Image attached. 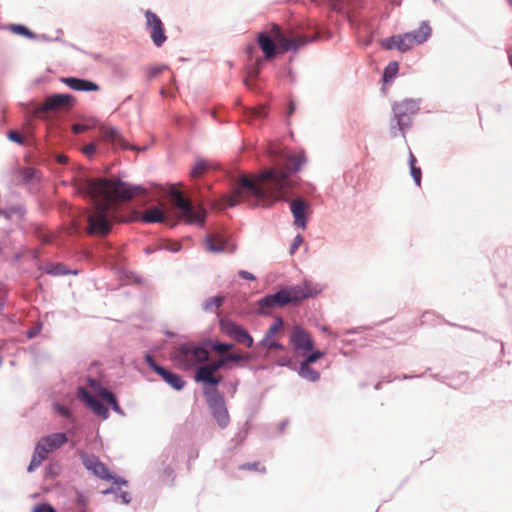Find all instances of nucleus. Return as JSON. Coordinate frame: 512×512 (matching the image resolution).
Wrapping results in <instances>:
<instances>
[{"instance_id":"1","label":"nucleus","mask_w":512,"mask_h":512,"mask_svg":"<svg viewBox=\"0 0 512 512\" xmlns=\"http://www.w3.org/2000/svg\"><path fill=\"white\" fill-rule=\"evenodd\" d=\"M305 161L303 153L291 154L285 157L284 163L262 171L253 179L242 176L227 197V205L232 207L248 202L254 206L270 207L285 200L286 191L293 185L290 175L297 172Z\"/></svg>"},{"instance_id":"2","label":"nucleus","mask_w":512,"mask_h":512,"mask_svg":"<svg viewBox=\"0 0 512 512\" xmlns=\"http://www.w3.org/2000/svg\"><path fill=\"white\" fill-rule=\"evenodd\" d=\"M77 191L88 196L93 203L88 215V233L104 236L117 220L116 202L131 200L144 190L120 180L84 179L77 183Z\"/></svg>"},{"instance_id":"3","label":"nucleus","mask_w":512,"mask_h":512,"mask_svg":"<svg viewBox=\"0 0 512 512\" xmlns=\"http://www.w3.org/2000/svg\"><path fill=\"white\" fill-rule=\"evenodd\" d=\"M309 41L305 36L287 35L276 23L270 24L266 30L257 34V43L266 60H272L277 52L285 53L289 50H297Z\"/></svg>"},{"instance_id":"4","label":"nucleus","mask_w":512,"mask_h":512,"mask_svg":"<svg viewBox=\"0 0 512 512\" xmlns=\"http://www.w3.org/2000/svg\"><path fill=\"white\" fill-rule=\"evenodd\" d=\"M322 291V287L310 281H304L286 289H282L275 294L267 295L259 300V310L261 313H269L272 307H282L289 303L299 302L303 299L314 297Z\"/></svg>"},{"instance_id":"5","label":"nucleus","mask_w":512,"mask_h":512,"mask_svg":"<svg viewBox=\"0 0 512 512\" xmlns=\"http://www.w3.org/2000/svg\"><path fill=\"white\" fill-rule=\"evenodd\" d=\"M431 32L430 25L427 22H422L418 30L385 38L381 41V45L387 50L397 49L400 52H407L426 42L431 36Z\"/></svg>"},{"instance_id":"6","label":"nucleus","mask_w":512,"mask_h":512,"mask_svg":"<svg viewBox=\"0 0 512 512\" xmlns=\"http://www.w3.org/2000/svg\"><path fill=\"white\" fill-rule=\"evenodd\" d=\"M208 358L209 352L205 348L192 343L180 345L172 355L173 361L182 370H189L207 361Z\"/></svg>"},{"instance_id":"7","label":"nucleus","mask_w":512,"mask_h":512,"mask_svg":"<svg viewBox=\"0 0 512 512\" xmlns=\"http://www.w3.org/2000/svg\"><path fill=\"white\" fill-rule=\"evenodd\" d=\"M419 110L418 104L412 99H406L399 103L394 104V120L395 125H391V134L396 136L395 129L398 128L403 134L407 128L412 124V117L417 114Z\"/></svg>"},{"instance_id":"8","label":"nucleus","mask_w":512,"mask_h":512,"mask_svg":"<svg viewBox=\"0 0 512 512\" xmlns=\"http://www.w3.org/2000/svg\"><path fill=\"white\" fill-rule=\"evenodd\" d=\"M171 197L174 205L181 211V217L189 224L202 225L205 221L206 212L203 208L195 209L190 200L183 197L181 192L173 190Z\"/></svg>"},{"instance_id":"9","label":"nucleus","mask_w":512,"mask_h":512,"mask_svg":"<svg viewBox=\"0 0 512 512\" xmlns=\"http://www.w3.org/2000/svg\"><path fill=\"white\" fill-rule=\"evenodd\" d=\"M84 467L91 471L96 477L103 480H114L115 484L125 485L126 481L121 478H115L110 473L108 467L99 460L98 457L92 454L81 453L80 454Z\"/></svg>"},{"instance_id":"10","label":"nucleus","mask_w":512,"mask_h":512,"mask_svg":"<svg viewBox=\"0 0 512 512\" xmlns=\"http://www.w3.org/2000/svg\"><path fill=\"white\" fill-rule=\"evenodd\" d=\"M220 329L223 333L233 338L236 342L250 348L253 346V338L247 330L232 320L223 319L220 321Z\"/></svg>"},{"instance_id":"11","label":"nucleus","mask_w":512,"mask_h":512,"mask_svg":"<svg viewBox=\"0 0 512 512\" xmlns=\"http://www.w3.org/2000/svg\"><path fill=\"white\" fill-rule=\"evenodd\" d=\"M145 19L152 42L156 47H161L167 40L163 22L154 12L150 10L145 12Z\"/></svg>"},{"instance_id":"12","label":"nucleus","mask_w":512,"mask_h":512,"mask_svg":"<svg viewBox=\"0 0 512 512\" xmlns=\"http://www.w3.org/2000/svg\"><path fill=\"white\" fill-rule=\"evenodd\" d=\"M208 402L213 417L222 428H225L229 423V414L224 398L215 389L214 395L209 398Z\"/></svg>"},{"instance_id":"13","label":"nucleus","mask_w":512,"mask_h":512,"mask_svg":"<svg viewBox=\"0 0 512 512\" xmlns=\"http://www.w3.org/2000/svg\"><path fill=\"white\" fill-rule=\"evenodd\" d=\"M74 103L73 96L69 94H55L48 97L44 103L37 108L36 112L38 114L52 111V110H60L64 108H70Z\"/></svg>"},{"instance_id":"14","label":"nucleus","mask_w":512,"mask_h":512,"mask_svg":"<svg viewBox=\"0 0 512 512\" xmlns=\"http://www.w3.org/2000/svg\"><path fill=\"white\" fill-rule=\"evenodd\" d=\"M290 341L297 351L307 353L314 347L313 340L310 334L302 327L296 325L290 335Z\"/></svg>"},{"instance_id":"15","label":"nucleus","mask_w":512,"mask_h":512,"mask_svg":"<svg viewBox=\"0 0 512 512\" xmlns=\"http://www.w3.org/2000/svg\"><path fill=\"white\" fill-rule=\"evenodd\" d=\"M148 365L161 376V378L175 390H181L185 386V381L177 374L168 371L158 365L150 355L146 356Z\"/></svg>"},{"instance_id":"16","label":"nucleus","mask_w":512,"mask_h":512,"mask_svg":"<svg viewBox=\"0 0 512 512\" xmlns=\"http://www.w3.org/2000/svg\"><path fill=\"white\" fill-rule=\"evenodd\" d=\"M206 249L213 253L228 252L232 253L235 250V246L231 244L223 235L220 233H213L205 239Z\"/></svg>"},{"instance_id":"17","label":"nucleus","mask_w":512,"mask_h":512,"mask_svg":"<svg viewBox=\"0 0 512 512\" xmlns=\"http://www.w3.org/2000/svg\"><path fill=\"white\" fill-rule=\"evenodd\" d=\"M102 140L112 144L114 147L122 149H135L133 146H129L119 131L109 125L102 124L99 128Z\"/></svg>"},{"instance_id":"18","label":"nucleus","mask_w":512,"mask_h":512,"mask_svg":"<svg viewBox=\"0 0 512 512\" xmlns=\"http://www.w3.org/2000/svg\"><path fill=\"white\" fill-rule=\"evenodd\" d=\"M78 396L82 401L87 403V405L94 411L95 414L104 419L108 418V409L98 399L90 395L85 390V388L79 387Z\"/></svg>"},{"instance_id":"19","label":"nucleus","mask_w":512,"mask_h":512,"mask_svg":"<svg viewBox=\"0 0 512 512\" xmlns=\"http://www.w3.org/2000/svg\"><path fill=\"white\" fill-rule=\"evenodd\" d=\"M291 212L294 217V223L302 228H306V217L305 212L308 208V204L303 199H295L290 203Z\"/></svg>"},{"instance_id":"20","label":"nucleus","mask_w":512,"mask_h":512,"mask_svg":"<svg viewBox=\"0 0 512 512\" xmlns=\"http://www.w3.org/2000/svg\"><path fill=\"white\" fill-rule=\"evenodd\" d=\"M214 373L215 371L209 366V364L202 365L196 371L195 380L204 384L216 386L220 383L221 377L214 376Z\"/></svg>"},{"instance_id":"21","label":"nucleus","mask_w":512,"mask_h":512,"mask_svg":"<svg viewBox=\"0 0 512 512\" xmlns=\"http://www.w3.org/2000/svg\"><path fill=\"white\" fill-rule=\"evenodd\" d=\"M62 82L75 91H98L100 89L96 83L85 79L67 77L63 78Z\"/></svg>"},{"instance_id":"22","label":"nucleus","mask_w":512,"mask_h":512,"mask_svg":"<svg viewBox=\"0 0 512 512\" xmlns=\"http://www.w3.org/2000/svg\"><path fill=\"white\" fill-rule=\"evenodd\" d=\"M66 442L67 437L65 433H54L43 437L38 443L50 453L63 446Z\"/></svg>"},{"instance_id":"23","label":"nucleus","mask_w":512,"mask_h":512,"mask_svg":"<svg viewBox=\"0 0 512 512\" xmlns=\"http://www.w3.org/2000/svg\"><path fill=\"white\" fill-rule=\"evenodd\" d=\"M166 220L163 210L159 207H150L141 216L144 223H162Z\"/></svg>"},{"instance_id":"24","label":"nucleus","mask_w":512,"mask_h":512,"mask_svg":"<svg viewBox=\"0 0 512 512\" xmlns=\"http://www.w3.org/2000/svg\"><path fill=\"white\" fill-rule=\"evenodd\" d=\"M48 454L49 453L47 452V450L38 443L33 453L31 462L28 466V471L31 472L35 468L39 467L41 463L47 458Z\"/></svg>"},{"instance_id":"25","label":"nucleus","mask_w":512,"mask_h":512,"mask_svg":"<svg viewBox=\"0 0 512 512\" xmlns=\"http://www.w3.org/2000/svg\"><path fill=\"white\" fill-rule=\"evenodd\" d=\"M99 395L108 405H110L112 407V409L115 412H117V413H119L121 415L123 414V411L120 408V406H119V404L117 402V399H116L115 395L112 392H110V391H108L106 389H101L100 392H99Z\"/></svg>"},{"instance_id":"26","label":"nucleus","mask_w":512,"mask_h":512,"mask_svg":"<svg viewBox=\"0 0 512 512\" xmlns=\"http://www.w3.org/2000/svg\"><path fill=\"white\" fill-rule=\"evenodd\" d=\"M299 374L304 379L315 382L320 378L318 371L310 367V364L302 362L299 369Z\"/></svg>"},{"instance_id":"27","label":"nucleus","mask_w":512,"mask_h":512,"mask_svg":"<svg viewBox=\"0 0 512 512\" xmlns=\"http://www.w3.org/2000/svg\"><path fill=\"white\" fill-rule=\"evenodd\" d=\"M209 168L210 166L208 162L205 160H197L190 172V175L192 178H198L202 176Z\"/></svg>"},{"instance_id":"28","label":"nucleus","mask_w":512,"mask_h":512,"mask_svg":"<svg viewBox=\"0 0 512 512\" xmlns=\"http://www.w3.org/2000/svg\"><path fill=\"white\" fill-rule=\"evenodd\" d=\"M283 326V320L279 317L276 318L273 325L266 332L263 342H268V340L272 339L276 333L283 329Z\"/></svg>"},{"instance_id":"29","label":"nucleus","mask_w":512,"mask_h":512,"mask_svg":"<svg viewBox=\"0 0 512 512\" xmlns=\"http://www.w3.org/2000/svg\"><path fill=\"white\" fill-rule=\"evenodd\" d=\"M166 69L163 65L149 66L145 68V75L148 80H152L156 78L158 75L162 73V71Z\"/></svg>"},{"instance_id":"30","label":"nucleus","mask_w":512,"mask_h":512,"mask_svg":"<svg viewBox=\"0 0 512 512\" xmlns=\"http://www.w3.org/2000/svg\"><path fill=\"white\" fill-rule=\"evenodd\" d=\"M224 298L222 296H215L208 299L205 303L204 308L208 311L218 309L223 304Z\"/></svg>"},{"instance_id":"31","label":"nucleus","mask_w":512,"mask_h":512,"mask_svg":"<svg viewBox=\"0 0 512 512\" xmlns=\"http://www.w3.org/2000/svg\"><path fill=\"white\" fill-rule=\"evenodd\" d=\"M10 30L15 34H18V35H21V36H24L27 38L34 37V34L27 27H25L23 25L13 24L10 26Z\"/></svg>"},{"instance_id":"32","label":"nucleus","mask_w":512,"mask_h":512,"mask_svg":"<svg viewBox=\"0 0 512 512\" xmlns=\"http://www.w3.org/2000/svg\"><path fill=\"white\" fill-rule=\"evenodd\" d=\"M398 72V63L391 62L387 65L384 71V79L387 81L388 79L393 78Z\"/></svg>"},{"instance_id":"33","label":"nucleus","mask_w":512,"mask_h":512,"mask_svg":"<svg viewBox=\"0 0 512 512\" xmlns=\"http://www.w3.org/2000/svg\"><path fill=\"white\" fill-rule=\"evenodd\" d=\"M263 67V59L261 57H257L255 63L253 64L251 71L249 72V76L256 78L260 73Z\"/></svg>"},{"instance_id":"34","label":"nucleus","mask_w":512,"mask_h":512,"mask_svg":"<svg viewBox=\"0 0 512 512\" xmlns=\"http://www.w3.org/2000/svg\"><path fill=\"white\" fill-rule=\"evenodd\" d=\"M411 175L416 183L417 186L421 185V178H422V172L419 167L413 166L410 167Z\"/></svg>"},{"instance_id":"35","label":"nucleus","mask_w":512,"mask_h":512,"mask_svg":"<svg viewBox=\"0 0 512 512\" xmlns=\"http://www.w3.org/2000/svg\"><path fill=\"white\" fill-rule=\"evenodd\" d=\"M232 347H233L232 344L220 343V342H217L212 346L213 350L218 353H225V352L231 350Z\"/></svg>"},{"instance_id":"36","label":"nucleus","mask_w":512,"mask_h":512,"mask_svg":"<svg viewBox=\"0 0 512 512\" xmlns=\"http://www.w3.org/2000/svg\"><path fill=\"white\" fill-rule=\"evenodd\" d=\"M48 273H50L52 275H65L68 272L65 270V268L62 264H56V265L51 266L48 269Z\"/></svg>"},{"instance_id":"37","label":"nucleus","mask_w":512,"mask_h":512,"mask_svg":"<svg viewBox=\"0 0 512 512\" xmlns=\"http://www.w3.org/2000/svg\"><path fill=\"white\" fill-rule=\"evenodd\" d=\"M240 469L242 470H257V471H261V472H264L265 471V468L262 466H260V463L259 462H254V463H246V464H243L240 466Z\"/></svg>"},{"instance_id":"38","label":"nucleus","mask_w":512,"mask_h":512,"mask_svg":"<svg viewBox=\"0 0 512 512\" xmlns=\"http://www.w3.org/2000/svg\"><path fill=\"white\" fill-rule=\"evenodd\" d=\"M324 355L323 352L321 351H315L313 353H311L310 355L307 356V358L303 361L307 364H312L314 362H316L318 359L322 358Z\"/></svg>"},{"instance_id":"39","label":"nucleus","mask_w":512,"mask_h":512,"mask_svg":"<svg viewBox=\"0 0 512 512\" xmlns=\"http://www.w3.org/2000/svg\"><path fill=\"white\" fill-rule=\"evenodd\" d=\"M32 512H56V510L49 504H38L34 506Z\"/></svg>"},{"instance_id":"40","label":"nucleus","mask_w":512,"mask_h":512,"mask_svg":"<svg viewBox=\"0 0 512 512\" xmlns=\"http://www.w3.org/2000/svg\"><path fill=\"white\" fill-rule=\"evenodd\" d=\"M8 138H9L11 141L16 142V143H18V144H23V142H24V139H23V137L21 136V134H20V133H18L17 131H14V130H12V131H10V132L8 133Z\"/></svg>"},{"instance_id":"41","label":"nucleus","mask_w":512,"mask_h":512,"mask_svg":"<svg viewBox=\"0 0 512 512\" xmlns=\"http://www.w3.org/2000/svg\"><path fill=\"white\" fill-rule=\"evenodd\" d=\"M227 363L226 361V358L223 357V358H220L219 360L217 361H214L212 363H209V366L215 371L217 372L218 370H220L225 364Z\"/></svg>"},{"instance_id":"42","label":"nucleus","mask_w":512,"mask_h":512,"mask_svg":"<svg viewBox=\"0 0 512 512\" xmlns=\"http://www.w3.org/2000/svg\"><path fill=\"white\" fill-rule=\"evenodd\" d=\"M303 242V237L301 235H297L294 240H293V243L291 244V247H290V253L291 254H294L295 251L299 248V246L302 244Z\"/></svg>"},{"instance_id":"43","label":"nucleus","mask_w":512,"mask_h":512,"mask_svg":"<svg viewBox=\"0 0 512 512\" xmlns=\"http://www.w3.org/2000/svg\"><path fill=\"white\" fill-rule=\"evenodd\" d=\"M226 358V361H241V360H244V359H248L249 358V355L248 354H245V355H242V354H228L227 356H225Z\"/></svg>"},{"instance_id":"44","label":"nucleus","mask_w":512,"mask_h":512,"mask_svg":"<svg viewBox=\"0 0 512 512\" xmlns=\"http://www.w3.org/2000/svg\"><path fill=\"white\" fill-rule=\"evenodd\" d=\"M263 344L269 349V350H278V349H282L283 346L278 343V342H275L273 341L272 339L268 340V342H263Z\"/></svg>"},{"instance_id":"45","label":"nucleus","mask_w":512,"mask_h":512,"mask_svg":"<svg viewBox=\"0 0 512 512\" xmlns=\"http://www.w3.org/2000/svg\"><path fill=\"white\" fill-rule=\"evenodd\" d=\"M37 237L39 238V240L42 243H51L52 242V236L43 231H39L37 234Z\"/></svg>"},{"instance_id":"46","label":"nucleus","mask_w":512,"mask_h":512,"mask_svg":"<svg viewBox=\"0 0 512 512\" xmlns=\"http://www.w3.org/2000/svg\"><path fill=\"white\" fill-rule=\"evenodd\" d=\"M96 151V146L94 144H88L86 145L84 148H83V153L88 156V157H92L93 154L95 153Z\"/></svg>"},{"instance_id":"47","label":"nucleus","mask_w":512,"mask_h":512,"mask_svg":"<svg viewBox=\"0 0 512 512\" xmlns=\"http://www.w3.org/2000/svg\"><path fill=\"white\" fill-rule=\"evenodd\" d=\"M89 129L88 126L84 125V124H74L72 126V131L75 133V134H80V133H83L85 131H87Z\"/></svg>"},{"instance_id":"48","label":"nucleus","mask_w":512,"mask_h":512,"mask_svg":"<svg viewBox=\"0 0 512 512\" xmlns=\"http://www.w3.org/2000/svg\"><path fill=\"white\" fill-rule=\"evenodd\" d=\"M239 276L243 279L251 280V281L256 279L252 273L245 271V270L239 271Z\"/></svg>"},{"instance_id":"49","label":"nucleus","mask_w":512,"mask_h":512,"mask_svg":"<svg viewBox=\"0 0 512 512\" xmlns=\"http://www.w3.org/2000/svg\"><path fill=\"white\" fill-rule=\"evenodd\" d=\"M22 174H23V178L25 180H29L33 177L34 175V170L32 168H25L23 171H22Z\"/></svg>"},{"instance_id":"50","label":"nucleus","mask_w":512,"mask_h":512,"mask_svg":"<svg viewBox=\"0 0 512 512\" xmlns=\"http://www.w3.org/2000/svg\"><path fill=\"white\" fill-rule=\"evenodd\" d=\"M168 249L172 252H178L181 249V244L179 242H172L169 244Z\"/></svg>"},{"instance_id":"51","label":"nucleus","mask_w":512,"mask_h":512,"mask_svg":"<svg viewBox=\"0 0 512 512\" xmlns=\"http://www.w3.org/2000/svg\"><path fill=\"white\" fill-rule=\"evenodd\" d=\"M56 410L59 414H61L62 416L64 417H68L69 416V411L67 408L63 407V406H60V405H57L56 406Z\"/></svg>"},{"instance_id":"52","label":"nucleus","mask_w":512,"mask_h":512,"mask_svg":"<svg viewBox=\"0 0 512 512\" xmlns=\"http://www.w3.org/2000/svg\"><path fill=\"white\" fill-rule=\"evenodd\" d=\"M245 51H246V54H247L250 58H252L253 54L256 52V47H255L254 45H252V44H251V45H248V46L246 47V50H245Z\"/></svg>"},{"instance_id":"53","label":"nucleus","mask_w":512,"mask_h":512,"mask_svg":"<svg viewBox=\"0 0 512 512\" xmlns=\"http://www.w3.org/2000/svg\"><path fill=\"white\" fill-rule=\"evenodd\" d=\"M121 499H122L123 503H125V504H128L131 501V497H130L129 493H127V492H123L121 494Z\"/></svg>"},{"instance_id":"54","label":"nucleus","mask_w":512,"mask_h":512,"mask_svg":"<svg viewBox=\"0 0 512 512\" xmlns=\"http://www.w3.org/2000/svg\"><path fill=\"white\" fill-rule=\"evenodd\" d=\"M295 111V103L290 101L288 104V117H290Z\"/></svg>"},{"instance_id":"55","label":"nucleus","mask_w":512,"mask_h":512,"mask_svg":"<svg viewBox=\"0 0 512 512\" xmlns=\"http://www.w3.org/2000/svg\"><path fill=\"white\" fill-rule=\"evenodd\" d=\"M57 161L60 164H66L68 162V156H66V155H59L57 157Z\"/></svg>"},{"instance_id":"56","label":"nucleus","mask_w":512,"mask_h":512,"mask_svg":"<svg viewBox=\"0 0 512 512\" xmlns=\"http://www.w3.org/2000/svg\"><path fill=\"white\" fill-rule=\"evenodd\" d=\"M416 158L414 156V154L412 152H410V155H409V165L410 167H413V166H416Z\"/></svg>"},{"instance_id":"57","label":"nucleus","mask_w":512,"mask_h":512,"mask_svg":"<svg viewBox=\"0 0 512 512\" xmlns=\"http://www.w3.org/2000/svg\"><path fill=\"white\" fill-rule=\"evenodd\" d=\"M77 499H78L79 504L85 506V504H86L85 497L82 494H78Z\"/></svg>"},{"instance_id":"58","label":"nucleus","mask_w":512,"mask_h":512,"mask_svg":"<svg viewBox=\"0 0 512 512\" xmlns=\"http://www.w3.org/2000/svg\"><path fill=\"white\" fill-rule=\"evenodd\" d=\"M4 298H5L4 292H3L2 288L0 287V309L3 306Z\"/></svg>"},{"instance_id":"59","label":"nucleus","mask_w":512,"mask_h":512,"mask_svg":"<svg viewBox=\"0 0 512 512\" xmlns=\"http://www.w3.org/2000/svg\"><path fill=\"white\" fill-rule=\"evenodd\" d=\"M110 492H112V488L104 491L105 494L110 493Z\"/></svg>"},{"instance_id":"60","label":"nucleus","mask_w":512,"mask_h":512,"mask_svg":"<svg viewBox=\"0 0 512 512\" xmlns=\"http://www.w3.org/2000/svg\"><path fill=\"white\" fill-rule=\"evenodd\" d=\"M259 116H263L264 115V112H259L258 113Z\"/></svg>"}]
</instances>
